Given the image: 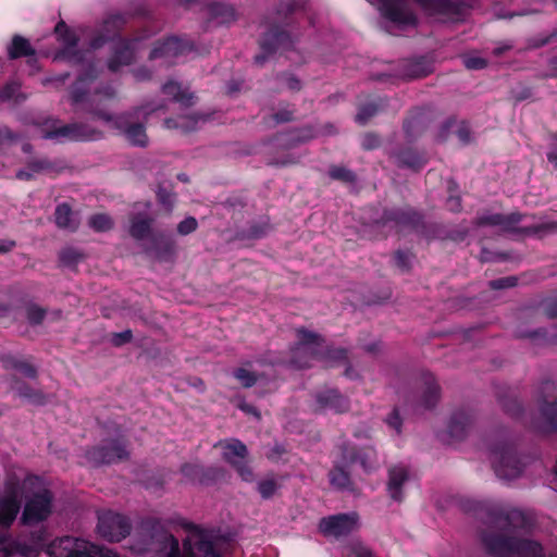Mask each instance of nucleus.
<instances>
[{"label": "nucleus", "instance_id": "1", "mask_svg": "<svg viewBox=\"0 0 557 557\" xmlns=\"http://www.w3.org/2000/svg\"><path fill=\"white\" fill-rule=\"evenodd\" d=\"M97 78V72L94 64L88 63L84 72L79 73L77 79L71 88V101L77 110L91 114L94 117L102 120L132 146L147 147L149 139L146 133L145 122L153 112L164 109V104L146 103L136 108L133 112L120 115L111 114L103 103L106 100L115 97V90L111 85L90 92V84Z\"/></svg>", "mask_w": 557, "mask_h": 557}, {"label": "nucleus", "instance_id": "2", "mask_svg": "<svg viewBox=\"0 0 557 557\" xmlns=\"http://www.w3.org/2000/svg\"><path fill=\"white\" fill-rule=\"evenodd\" d=\"M208 532L194 530L183 544L180 553L178 541L159 522L147 521L133 537L132 550L137 555L152 557H222Z\"/></svg>", "mask_w": 557, "mask_h": 557}, {"label": "nucleus", "instance_id": "3", "mask_svg": "<svg viewBox=\"0 0 557 557\" xmlns=\"http://www.w3.org/2000/svg\"><path fill=\"white\" fill-rule=\"evenodd\" d=\"M524 517L511 511L481 533L484 549L494 557H547L541 543L522 535Z\"/></svg>", "mask_w": 557, "mask_h": 557}, {"label": "nucleus", "instance_id": "4", "mask_svg": "<svg viewBox=\"0 0 557 557\" xmlns=\"http://www.w3.org/2000/svg\"><path fill=\"white\" fill-rule=\"evenodd\" d=\"M468 0H379V10L394 26L405 29L418 23L416 5L434 14H458Z\"/></svg>", "mask_w": 557, "mask_h": 557}, {"label": "nucleus", "instance_id": "5", "mask_svg": "<svg viewBox=\"0 0 557 557\" xmlns=\"http://www.w3.org/2000/svg\"><path fill=\"white\" fill-rule=\"evenodd\" d=\"M347 351L343 348L327 349L323 338L305 329L297 330V343L292 350V363L299 368H309L313 360H345Z\"/></svg>", "mask_w": 557, "mask_h": 557}, {"label": "nucleus", "instance_id": "6", "mask_svg": "<svg viewBox=\"0 0 557 557\" xmlns=\"http://www.w3.org/2000/svg\"><path fill=\"white\" fill-rule=\"evenodd\" d=\"M38 483L37 476H27L23 482L7 480L0 493V534L8 533L15 522L23 504L25 487Z\"/></svg>", "mask_w": 557, "mask_h": 557}, {"label": "nucleus", "instance_id": "7", "mask_svg": "<svg viewBox=\"0 0 557 557\" xmlns=\"http://www.w3.org/2000/svg\"><path fill=\"white\" fill-rule=\"evenodd\" d=\"M42 138L57 141H92L103 137L100 129L88 123L75 122L61 125L59 120L49 119L44 123Z\"/></svg>", "mask_w": 557, "mask_h": 557}, {"label": "nucleus", "instance_id": "8", "mask_svg": "<svg viewBox=\"0 0 557 557\" xmlns=\"http://www.w3.org/2000/svg\"><path fill=\"white\" fill-rule=\"evenodd\" d=\"M26 491L30 494L26 496L21 522L25 525H35L47 520L52 512L53 495L50 490L42 486L38 479V483L27 485Z\"/></svg>", "mask_w": 557, "mask_h": 557}, {"label": "nucleus", "instance_id": "9", "mask_svg": "<svg viewBox=\"0 0 557 557\" xmlns=\"http://www.w3.org/2000/svg\"><path fill=\"white\" fill-rule=\"evenodd\" d=\"M47 553L50 557H119L109 548L98 547L87 541L71 536L53 541Z\"/></svg>", "mask_w": 557, "mask_h": 557}, {"label": "nucleus", "instance_id": "10", "mask_svg": "<svg viewBox=\"0 0 557 557\" xmlns=\"http://www.w3.org/2000/svg\"><path fill=\"white\" fill-rule=\"evenodd\" d=\"M541 420L531 419L529 426L539 431H557V386L552 381L543 382L536 394Z\"/></svg>", "mask_w": 557, "mask_h": 557}, {"label": "nucleus", "instance_id": "11", "mask_svg": "<svg viewBox=\"0 0 557 557\" xmlns=\"http://www.w3.org/2000/svg\"><path fill=\"white\" fill-rule=\"evenodd\" d=\"M491 462L500 479H515L522 471V463L508 442H499L491 447Z\"/></svg>", "mask_w": 557, "mask_h": 557}, {"label": "nucleus", "instance_id": "12", "mask_svg": "<svg viewBox=\"0 0 557 557\" xmlns=\"http://www.w3.org/2000/svg\"><path fill=\"white\" fill-rule=\"evenodd\" d=\"M141 251L156 261L173 262L178 252L177 240L172 233L157 230L151 238L145 243Z\"/></svg>", "mask_w": 557, "mask_h": 557}, {"label": "nucleus", "instance_id": "13", "mask_svg": "<svg viewBox=\"0 0 557 557\" xmlns=\"http://www.w3.org/2000/svg\"><path fill=\"white\" fill-rule=\"evenodd\" d=\"M215 446L222 449L223 459L237 470L239 476L244 481H253L255 475L252 470L246 463L248 450L244 443H242L239 440L232 438L228 441H221Z\"/></svg>", "mask_w": 557, "mask_h": 557}, {"label": "nucleus", "instance_id": "14", "mask_svg": "<svg viewBox=\"0 0 557 557\" xmlns=\"http://www.w3.org/2000/svg\"><path fill=\"white\" fill-rule=\"evenodd\" d=\"M358 525L359 516L352 511L322 518L319 523V530L326 537L339 539L357 530Z\"/></svg>", "mask_w": 557, "mask_h": 557}, {"label": "nucleus", "instance_id": "15", "mask_svg": "<svg viewBox=\"0 0 557 557\" xmlns=\"http://www.w3.org/2000/svg\"><path fill=\"white\" fill-rule=\"evenodd\" d=\"M98 533L110 542H119L131 532L128 519L120 513L108 511L98 518Z\"/></svg>", "mask_w": 557, "mask_h": 557}, {"label": "nucleus", "instance_id": "16", "mask_svg": "<svg viewBox=\"0 0 557 557\" xmlns=\"http://www.w3.org/2000/svg\"><path fill=\"white\" fill-rule=\"evenodd\" d=\"M57 35L63 42V48L55 54L54 60L66 61L72 64L85 62V53L78 50V37L74 32L67 28L64 22H60L54 28Z\"/></svg>", "mask_w": 557, "mask_h": 557}, {"label": "nucleus", "instance_id": "17", "mask_svg": "<svg viewBox=\"0 0 557 557\" xmlns=\"http://www.w3.org/2000/svg\"><path fill=\"white\" fill-rule=\"evenodd\" d=\"M44 545L42 539H34L30 543L13 540L8 533L0 534V557L20 555L21 557H38Z\"/></svg>", "mask_w": 557, "mask_h": 557}, {"label": "nucleus", "instance_id": "18", "mask_svg": "<svg viewBox=\"0 0 557 557\" xmlns=\"http://www.w3.org/2000/svg\"><path fill=\"white\" fill-rule=\"evenodd\" d=\"M314 410L343 413L349 409V400L336 388L323 387L314 393Z\"/></svg>", "mask_w": 557, "mask_h": 557}, {"label": "nucleus", "instance_id": "19", "mask_svg": "<svg viewBox=\"0 0 557 557\" xmlns=\"http://www.w3.org/2000/svg\"><path fill=\"white\" fill-rule=\"evenodd\" d=\"M292 46L289 34L281 28H272L265 33L260 41L261 53L255 57V63L262 65L269 54L280 49H288Z\"/></svg>", "mask_w": 557, "mask_h": 557}, {"label": "nucleus", "instance_id": "20", "mask_svg": "<svg viewBox=\"0 0 557 557\" xmlns=\"http://www.w3.org/2000/svg\"><path fill=\"white\" fill-rule=\"evenodd\" d=\"M528 219V215L519 212L509 214L502 213H484L476 218L479 226H495L503 232L519 233V224Z\"/></svg>", "mask_w": 557, "mask_h": 557}, {"label": "nucleus", "instance_id": "21", "mask_svg": "<svg viewBox=\"0 0 557 557\" xmlns=\"http://www.w3.org/2000/svg\"><path fill=\"white\" fill-rule=\"evenodd\" d=\"M127 457V450L121 441H110L87 451V458L96 466L112 463Z\"/></svg>", "mask_w": 557, "mask_h": 557}, {"label": "nucleus", "instance_id": "22", "mask_svg": "<svg viewBox=\"0 0 557 557\" xmlns=\"http://www.w3.org/2000/svg\"><path fill=\"white\" fill-rule=\"evenodd\" d=\"M154 220L147 213H135L128 220V234L137 243L140 249L144 248L157 230L153 228Z\"/></svg>", "mask_w": 557, "mask_h": 557}, {"label": "nucleus", "instance_id": "23", "mask_svg": "<svg viewBox=\"0 0 557 557\" xmlns=\"http://www.w3.org/2000/svg\"><path fill=\"white\" fill-rule=\"evenodd\" d=\"M191 47L176 37H170L162 42H158L149 54L150 60L163 59L166 63L190 51Z\"/></svg>", "mask_w": 557, "mask_h": 557}, {"label": "nucleus", "instance_id": "24", "mask_svg": "<svg viewBox=\"0 0 557 557\" xmlns=\"http://www.w3.org/2000/svg\"><path fill=\"white\" fill-rule=\"evenodd\" d=\"M138 42L137 38L119 40L115 45L114 55L109 61V69L115 72L121 65L129 64L134 59Z\"/></svg>", "mask_w": 557, "mask_h": 557}, {"label": "nucleus", "instance_id": "25", "mask_svg": "<svg viewBox=\"0 0 557 557\" xmlns=\"http://www.w3.org/2000/svg\"><path fill=\"white\" fill-rule=\"evenodd\" d=\"M409 480L408 470L403 466H394L388 470L387 492L392 499L401 502L403 488Z\"/></svg>", "mask_w": 557, "mask_h": 557}, {"label": "nucleus", "instance_id": "26", "mask_svg": "<svg viewBox=\"0 0 557 557\" xmlns=\"http://www.w3.org/2000/svg\"><path fill=\"white\" fill-rule=\"evenodd\" d=\"M349 463L343 461V456L341 455V460L335 463L333 469L329 473L330 484L338 491H355V484L351 480L350 473L347 470Z\"/></svg>", "mask_w": 557, "mask_h": 557}, {"label": "nucleus", "instance_id": "27", "mask_svg": "<svg viewBox=\"0 0 557 557\" xmlns=\"http://www.w3.org/2000/svg\"><path fill=\"white\" fill-rule=\"evenodd\" d=\"M474 421V414L469 409H459L455 411L448 424V432L451 437L460 440L462 438L468 430L471 428Z\"/></svg>", "mask_w": 557, "mask_h": 557}, {"label": "nucleus", "instance_id": "28", "mask_svg": "<svg viewBox=\"0 0 557 557\" xmlns=\"http://www.w3.org/2000/svg\"><path fill=\"white\" fill-rule=\"evenodd\" d=\"M433 72V64L426 58L406 60L401 65V76L408 79L422 78Z\"/></svg>", "mask_w": 557, "mask_h": 557}, {"label": "nucleus", "instance_id": "29", "mask_svg": "<svg viewBox=\"0 0 557 557\" xmlns=\"http://www.w3.org/2000/svg\"><path fill=\"white\" fill-rule=\"evenodd\" d=\"M12 389L18 395V397L26 399L28 403L42 406L47 404L48 396L40 389L34 388L17 379H13Z\"/></svg>", "mask_w": 557, "mask_h": 557}, {"label": "nucleus", "instance_id": "30", "mask_svg": "<svg viewBox=\"0 0 557 557\" xmlns=\"http://www.w3.org/2000/svg\"><path fill=\"white\" fill-rule=\"evenodd\" d=\"M0 362L5 370H16L28 379L37 377V369L27 360L11 354L0 356Z\"/></svg>", "mask_w": 557, "mask_h": 557}, {"label": "nucleus", "instance_id": "31", "mask_svg": "<svg viewBox=\"0 0 557 557\" xmlns=\"http://www.w3.org/2000/svg\"><path fill=\"white\" fill-rule=\"evenodd\" d=\"M339 449L344 462L352 465L358 461L367 472L374 468L372 454L367 451H357L355 447L348 444H343L342 446H339Z\"/></svg>", "mask_w": 557, "mask_h": 557}, {"label": "nucleus", "instance_id": "32", "mask_svg": "<svg viewBox=\"0 0 557 557\" xmlns=\"http://www.w3.org/2000/svg\"><path fill=\"white\" fill-rule=\"evenodd\" d=\"M162 92L172 98L173 101L178 102L181 106L190 107L194 104L195 96L188 89L183 88L182 85L175 81H169L162 86Z\"/></svg>", "mask_w": 557, "mask_h": 557}, {"label": "nucleus", "instance_id": "33", "mask_svg": "<svg viewBox=\"0 0 557 557\" xmlns=\"http://www.w3.org/2000/svg\"><path fill=\"white\" fill-rule=\"evenodd\" d=\"M200 121H205L203 116L197 114L181 115L178 117L165 119L163 124L168 129H177L182 133H190L197 129Z\"/></svg>", "mask_w": 557, "mask_h": 557}, {"label": "nucleus", "instance_id": "34", "mask_svg": "<svg viewBox=\"0 0 557 557\" xmlns=\"http://www.w3.org/2000/svg\"><path fill=\"white\" fill-rule=\"evenodd\" d=\"M423 392L421 404L424 408H432L440 399V387L432 374L428 373L422 376Z\"/></svg>", "mask_w": 557, "mask_h": 557}, {"label": "nucleus", "instance_id": "35", "mask_svg": "<svg viewBox=\"0 0 557 557\" xmlns=\"http://www.w3.org/2000/svg\"><path fill=\"white\" fill-rule=\"evenodd\" d=\"M386 222L393 221L399 225L416 226L420 223L421 216L411 209H394L384 214Z\"/></svg>", "mask_w": 557, "mask_h": 557}, {"label": "nucleus", "instance_id": "36", "mask_svg": "<svg viewBox=\"0 0 557 557\" xmlns=\"http://www.w3.org/2000/svg\"><path fill=\"white\" fill-rule=\"evenodd\" d=\"M208 14L211 20L219 24H225L236 18L235 10L232 5L225 3H211L208 7Z\"/></svg>", "mask_w": 557, "mask_h": 557}, {"label": "nucleus", "instance_id": "37", "mask_svg": "<svg viewBox=\"0 0 557 557\" xmlns=\"http://www.w3.org/2000/svg\"><path fill=\"white\" fill-rule=\"evenodd\" d=\"M55 223L60 228L75 231L78 222L75 219L71 208L66 203H61L55 208L54 212Z\"/></svg>", "mask_w": 557, "mask_h": 557}, {"label": "nucleus", "instance_id": "38", "mask_svg": "<svg viewBox=\"0 0 557 557\" xmlns=\"http://www.w3.org/2000/svg\"><path fill=\"white\" fill-rule=\"evenodd\" d=\"M520 232L525 235H533L542 238L547 235L557 233V222L545 220L536 224H530L524 227H520Z\"/></svg>", "mask_w": 557, "mask_h": 557}, {"label": "nucleus", "instance_id": "39", "mask_svg": "<svg viewBox=\"0 0 557 557\" xmlns=\"http://www.w3.org/2000/svg\"><path fill=\"white\" fill-rule=\"evenodd\" d=\"M35 50L32 48L29 41L22 36H14L12 44L9 47L10 59H17L21 57L34 55Z\"/></svg>", "mask_w": 557, "mask_h": 557}, {"label": "nucleus", "instance_id": "40", "mask_svg": "<svg viewBox=\"0 0 557 557\" xmlns=\"http://www.w3.org/2000/svg\"><path fill=\"white\" fill-rule=\"evenodd\" d=\"M395 159L398 165L407 166L413 170H418L424 164L423 158L411 149H404L398 151L395 154Z\"/></svg>", "mask_w": 557, "mask_h": 557}, {"label": "nucleus", "instance_id": "41", "mask_svg": "<svg viewBox=\"0 0 557 557\" xmlns=\"http://www.w3.org/2000/svg\"><path fill=\"white\" fill-rule=\"evenodd\" d=\"M88 225L96 232H106L112 228V219L104 213L94 214L88 220Z\"/></svg>", "mask_w": 557, "mask_h": 557}, {"label": "nucleus", "instance_id": "42", "mask_svg": "<svg viewBox=\"0 0 557 557\" xmlns=\"http://www.w3.org/2000/svg\"><path fill=\"white\" fill-rule=\"evenodd\" d=\"M25 313H26V319L29 322V324L38 325L44 321L47 311L45 308H42L34 302H29L25 307Z\"/></svg>", "mask_w": 557, "mask_h": 557}, {"label": "nucleus", "instance_id": "43", "mask_svg": "<svg viewBox=\"0 0 557 557\" xmlns=\"http://www.w3.org/2000/svg\"><path fill=\"white\" fill-rule=\"evenodd\" d=\"M278 483L273 478H268L257 483V491L264 499L271 498L276 493Z\"/></svg>", "mask_w": 557, "mask_h": 557}, {"label": "nucleus", "instance_id": "44", "mask_svg": "<svg viewBox=\"0 0 557 557\" xmlns=\"http://www.w3.org/2000/svg\"><path fill=\"white\" fill-rule=\"evenodd\" d=\"M59 258L64 265L72 267L83 259V255L73 247H66L60 251Z\"/></svg>", "mask_w": 557, "mask_h": 557}, {"label": "nucleus", "instance_id": "45", "mask_svg": "<svg viewBox=\"0 0 557 557\" xmlns=\"http://www.w3.org/2000/svg\"><path fill=\"white\" fill-rule=\"evenodd\" d=\"M28 168L34 172V174L42 172L51 173L55 171V164L46 158L29 161Z\"/></svg>", "mask_w": 557, "mask_h": 557}, {"label": "nucleus", "instance_id": "46", "mask_svg": "<svg viewBox=\"0 0 557 557\" xmlns=\"http://www.w3.org/2000/svg\"><path fill=\"white\" fill-rule=\"evenodd\" d=\"M329 174L333 180L344 183H354L356 181V175L354 172L344 166H332L329 171Z\"/></svg>", "mask_w": 557, "mask_h": 557}, {"label": "nucleus", "instance_id": "47", "mask_svg": "<svg viewBox=\"0 0 557 557\" xmlns=\"http://www.w3.org/2000/svg\"><path fill=\"white\" fill-rule=\"evenodd\" d=\"M20 85L15 82H12L4 86V88L0 91V101L7 100H15L20 101V99L24 100L25 97L20 94Z\"/></svg>", "mask_w": 557, "mask_h": 557}, {"label": "nucleus", "instance_id": "48", "mask_svg": "<svg viewBox=\"0 0 557 557\" xmlns=\"http://www.w3.org/2000/svg\"><path fill=\"white\" fill-rule=\"evenodd\" d=\"M379 111V106L375 103H368L362 106L357 115H356V122L360 125L367 124V122L374 116Z\"/></svg>", "mask_w": 557, "mask_h": 557}, {"label": "nucleus", "instance_id": "49", "mask_svg": "<svg viewBox=\"0 0 557 557\" xmlns=\"http://www.w3.org/2000/svg\"><path fill=\"white\" fill-rule=\"evenodd\" d=\"M198 228V222L194 216H187L177 224V233L187 236Z\"/></svg>", "mask_w": 557, "mask_h": 557}, {"label": "nucleus", "instance_id": "50", "mask_svg": "<svg viewBox=\"0 0 557 557\" xmlns=\"http://www.w3.org/2000/svg\"><path fill=\"white\" fill-rule=\"evenodd\" d=\"M234 376L240 382L244 387H251L257 381V376L253 372H250L244 368L235 370Z\"/></svg>", "mask_w": 557, "mask_h": 557}, {"label": "nucleus", "instance_id": "51", "mask_svg": "<svg viewBox=\"0 0 557 557\" xmlns=\"http://www.w3.org/2000/svg\"><path fill=\"white\" fill-rule=\"evenodd\" d=\"M500 403L504 410L513 417L519 416L522 411L521 404L516 397L502 399Z\"/></svg>", "mask_w": 557, "mask_h": 557}, {"label": "nucleus", "instance_id": "52", "mask_svg": "<svg viewBox=\"0 0 557 557\" xmlns=\"http://www.w3.org/2000/svg\"><path fill=\"white\" fill-rule=\"evenodd\" d=\"M516 276H506L497 280H493L488 283L492 289H505L517 285Z\"/></svg>", "mask_w": 557, "mask_h": 557}, {"label": "nucleus", "instance_id": "53", "mask_svg": "<svg viewBox=\"0 0 557 557\" xmlns=\"http://www.w3.org/2000/svg\"><path fill=\"white\" fill-rule=\"evenodd\" d=\"M463 64L468 70H482L487 65V62L483 58L469 55L463 58Z\"/></svg>", "mask_w": 557, "mask_h": 557}, {"label": "nucleus", "instance_id": "54", "mask_svg": "<svg viewBox=\"0 0 557 557\" xmlns=\"http://www.w3.org/2000/svg\"><path fill=\"white\" fill-rule=\"evenodd\" d=\"M347 557H374L372 552L361 543H354Z\"/></svg>", "mask_w": 557, "mask_h": 557}, {"label": "nucleus", "instance_id": "55", "mask_svg": "<svg viewBox=\"0 0 557 557\" xmlns=\"http://www.w3.org/2000/svg\"><path fill=\"white\" fill-rule=\"evenodd\" d=\"M18 139V135L13 134L7 127H0V148L4 146H10Z\"/></svg>", "mask_w": 557, "mask_h": 557}, {"label": "nucleus", "instance_id": "56", "mask_svg": "<svg viewBox=\"0 0 557 557\" xmlns=\"http://www.w3.org/2000/svg\"><path fill=\"white\" fill-rule=\"evenodd\" d=\"M410 259H411V255L409 252H405V251H397L394 257L396 265L403 271H406L409 269Z\"/></svg>", "mask_w": 557, "mask_h": 557}, {"label": "nucleus", "instance_id": "57", "mask_svg": "<svg viewBox=\"0 0 557 557\" xmlns=\"http://www.w3.org/2000/svg\"><path fill=\"white\" fill-rule=\"evenodd\" d=\"M132 337H133L132 331L126 330V331H123L120 333H114L111 342L114 346H122V345L131 342Z\"/></svg>", "mask_w": 557, "mask_h": 557}, {"label": "nucleus", "instance_id": "58", "mask_svg": "<svg viewBox=\"0 0 557 557\" xmlns=\"http://www.w3.org/2000/svg\"><path fill=\"white\" fill-rule=\"evenodd\" d=\"M386 423L387 425L395 430V432L397 434H399L401 432V419L398 414V411L397 410H394L387 418H386Z\"/></svg>", "mask_w": 557, "mask_h": 557}, {"label": "nucleus", "instance_id": "59", "mask_svg": "<svg viewBox=\"0 0 557 557\" xmlns=\"http://www.w3.org/2000/svg\"><path fill=\"white\" fill-rule=\"evenodd\" d=\"M282 84H284L290 90H299L300 82L297 77L289 74H284L281 77Z\"/></svg>", "mask_w": 557, "mask_h": 557}, {"label": "nucleus", "instance_id": "60", "mask_svg": "<svg viewBox=\"0 0 557 557\" xmlns=\"http://www.w3.org/2000/svg\"><path fill=\"white\" fill-rule=\"evenodd\" d=\"M361 145L367 150L374 149L380 145V138L374 134H367L364 135Z\"/></svg>", "mask_w": 557, "mask_h": 557}, {"label": "nucleus", "instance_id": "61", "mask_svg": "<svg viewBox=\"0 0 557 557\" xmlns=\"http://www.w3.org/2000/svg\"><path fill=\"white\" fill-rule=\"evenodd\" d=\"M297 0H280V13L284 15L292 13L298 8Z\"/></svg>", "mask_w": 557, "mask_h": 557}, {"label": "nucleus", "instance_id": "62", "mask_svg": "<svg viewBox=\"0 0 557 557\" xmlns=\"http://www.w3.org/2000/svg\"><path fill=\"white\" fill-rule=\"evenodd\" d=\"M294 112L287 109L281 110L272 115L275 123H285L293 120Z\"/></svg>", "mask_w": 557, "mask_h": 557}, {"label": "nucleus", "instance_id": "63", "mask_svg": "<svg viewBox=\"0 0 557 557\" xmlns=\"http://www.w3.org/2000/svg\"><path fill=\"white\" fill-rule=\"evenodd\" d=\"M157 195H158L159 200L164 206H168V207H172L173 206L174 196L170 191H168L164 188H159Z\"/></svg>", "mask_w": 557, "mask_h": 557}, {"label": "nucleus", "instance_id": "64", "mask_svg": "<svg viewBox=\"0 0 557 557\" xmlns=\"http://www.w3.org/2000/svg\"><path fill=\"white\" fill-rule=\"evenodd\" d=\"M125 23V20L121 15L111 16L109 20L104 23V28L109 29V27L119 28Z\"/></svg>", "mask_w": 557, "mask_h": 557}]
</instances>
